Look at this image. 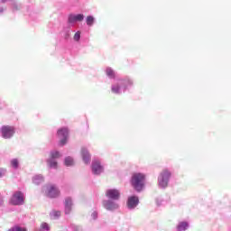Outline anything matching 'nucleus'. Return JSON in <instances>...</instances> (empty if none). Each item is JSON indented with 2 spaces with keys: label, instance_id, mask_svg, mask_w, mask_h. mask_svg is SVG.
<instances>
[{
  "label": "nucleus",
  "instance_id": "29",
  "mask_svg": "<svg viewBox=\"0 0 231 231\" xmlns=\"http://www.w3.org/2000/svg\"><path fill=\"white\" fill-rule=\"evenodd\" d=\"M2 3H6L8 0H0Z\"/></svg>",
  "mask_w": 231,
  "mask_h": 231
},
{
  "label": "nucleus",
  "instance_id": "12",
  "mask_svg": "<svg viewBox=\"0 0 231 231\" xmlns=\"http://www.w3.org/2000/svg\"><path fill=\"white\" fill-rule=\"evenodd\" d=\"M140 204V199L138 196H130L127 199L126 206L128 210H134L135 208Z\"/></svg>",
  "mask_w": 231,
  "mask_h": 231
},
{
  "label": "nucleus",
  "instance_id": "11",
  "mask_svg": "<svg viewBox=\"0 0 231 231\" xmlns=\"http://www.w3.org/2000/svg\"><path fill=\"white\" fill-rule=\"evenodd\" d=\"M91 169H92V173L95 176H100V174L104 172V165H102V162H100V161H93Z\"/></svg>",
  "mask_w": 231,
  "mask_h": 231
},
{
  "label": "nucleus",
  "instance_id": "19",
  "mask_svg": "<svg viewBox=\"0 0 231 231\" xmlns=\"http://www.w3.org/2000/svg\"><path fill=\"white\" fill-rule=\"evenodd\" d=\"M106 75L108 77V79H116V72L110 67L106 69Z\"/></svg>",
  "mask_w": 231,
  "mask_h": 231
},
{
  "label": "nucleus",
  "instance_id": "3",
  "mask_svg": "<svg viewBox=\"0 0 231 231\" xmlns=\"http://www.w3.org/2000/svg\"><path fill=\"white\" fill-rule=\"evenodd\" d=\"M132 187L137 191L141 192L143 186L145 185V174L143 173H134L131 180Z\"/></svg>",
  "mask_w": 231,
  "mask_h": 231
},
{
  "label": "nucleus",
  "instance_id": "16",
  "mask_svg": "<svg viewBox=\"0 0 231 231\" xmlns=\"http://www.w3.org/2000/svg\"><path fill=\"white\" fill-rule=\"evenodd\" d=\"M189 222L187 221H181V222H179V224L177 225V230L178 231H186V230H189Z\"/></svg>",
  "mask_w": 231,
  "mask_h": 231
},
{
  "label": "nucleus",
  "instance_id": "24",
  "mask_svg": "<svg viewBox=\"0 0 231 231\" xmlns=\"http://www.w3.org/2000/svg\"><path fill=\"white\" fill-rule=\"evenodd\" d=\"M81 32L80 31H78L76 32V33L74 34L73 36V39L76 42H79V41H80V35H81Z\"/></svg>",
  "mask_w": 231,
  "mask_h": 231
},
{
  "label": "nucleus",
  "instance_id": "21",
  "mask_svg": "<svg viewBox=\"0 0 231 231\" xmlns=\"http://www.w3.org/2000/svg\"><path fill=\"white\" fill-rule=\"evenodd\" d=\"M155 201L158 207H162V205H165V203H167V200H165L163 197L157 198Z\"/></svg>",
  "mask_w": 231,
  "mask_h": 231
},
{
  "label": "nucleus",
  "instance_id": "4",
  "mask_svg": "<svg viewBox=\"0 0 231 231\" xmlns=\"http://www.w3.org/2000/svg\"><path fill=\"white\" fill-rule=\"evenodd\" d=\"M62 154H60V152L59 151H51L50 152V157L47 160V165L50 167V169H57L58 167V162L57 160L60 158Z\"/></svg>",
  "mask_w": 231,
  "mask_h": 231
},
{
  "label": "nucleus",
  "instance_id": "5",
  "mask_svg": "<svg viewBox=\"0 0 231 231\" xmlns=\"http://www.w3.org/2000/svg\"><path fill=\"white\" fill-rule=\"evenodd\" d=\"M45 196L51 199L59 198L60 196V190L53 184L47 185L45 187Z\"/></svg>",
  "mask_w": 231,
  "mask_h": 231
},
{
  "label": "nucleus",
  "instance_id": "25",
  "mask_svg": "<svg viewBox=\"0 0 231 231\" xmlns=\"http://www.w3.org/2000/svg\"><path fill=\"white\" fill-rule=\"evenodd\" d=\"M41 228L42 230H44V231H50V225H48V223L46 222H43L41 225Z\"/></svg>",
  "mask_w": 231,
  "mask_h": 231
},
{
  "label": "nucleus",
  "instance_id": "6",
  "mask_svg": "<svg viewBox=\"0 0 231 231\" xmlns=\"http://www.w3.org/2000/svg\"><path fill=\"white\" fill-rule=\"evenodd\" d=\"M58 138L60 139V145H66L68 143V138L69 136V130L67 127L60 128L57 132Z\"/></svg>",
  "mask_w": 231,
  "mask_h": 231
},
{
  "label": "nucleus",
  "instance_id": "7",
  "mask_svg": "<svg viewBox=\"0 0 231 231\" xmlns=\"http://www.w3.org/2000/svg\"><path fill=\"white\" fill-rule=\"evenodd\" d=\"M103 207L106 208V210H108L109 212H115V210H118L120 208V204H118V200H113V199H106L103 200Z\"/></svg>",
  "mask_w": 231,
  "mask_h": 231
},
{
  "label": "nucleus",
  "instance_id": "22",
  "mask_svg": "<svg viewBox=\"0 0 231 231\" xmlns=\"http://www.w3.org/2000/svg\"><path fill=\"white\" fill-rule=\"evenodd\" d=\"M60 216V211L52 210L51 212V217H52V219H59Z\"/></svg>",
  "mask_w": 231,
  "mask_h": 231
},
{
  "label": "nucleus",
  "instance_id": "30",
  "mask_svg": "<svg viewBox=\"0 0 231 231\" xmlns=\"http://www.w3.org/2000/svg\"><path fill=\"white\" fill-rule=\"evenodd\" d=\"M2 177H3V172L0 170V178H2Z\"/></svg>",
  "mask_w": 231,
  "mask_h": 231
},
{
  "label": "nucleus",
  "instance_id": "13",
  "mask_svg": "<svg viewBox=\"0 0 231 231\" xmlns=\"http://www.w3.org/2000/svg\"><path fill=\"white\" fill-rule=\"evenodd\" d=\"M3 138H12L15 133V128L10 125H4L1 128Z\"/></svg>",
  "mask_w": 231,
  "mask_h": 231
},
{
  "label": "nucleus",
  "instance_id": "9",
  "mask_svg": "<svg viewBox=\"0 0 231 231\" xmlns=\"http://www.w3.org/2000/svg\"><path fill=\"white\" fill-rule=\"evenodd\" d=\"M11 205H23L24 203V194L21 191H16L14 193L10 199Z\"/></svg>",
  "mask_w": 231,
  "mask_h": 231
},
{
  "label": "nucleus",
  "instance_id": "10",
  "mask_svg": "<svg viewBox=\"0 0 231 231\" xmlns=\"http://www.w3.org/2000/svg\"><path fill=\"white\" fill-rule=\"evenodd\" d=\"M106 197L107 198V199H112L115 201H119L120 200V189H108L106 190Z\"/></svg>",
  "mask_w": 231,
  "mask_h": 231
},
{
  "label": "nucleus",
  "instance_id": "8",
  "mask_svg": "<svg viewBox=\"0 0 231 231\" xmlns=\"http://www.w3.org/2000/svg\"><path fill=\"white\" fill-rule=\"evenodd\" d=\"M82 21H84V14H70L68 16L67 23H68L69 26H75V24H77V23H82Z\"/></svg>",
  "mask_w": 231,
  "mask_h": 231
},
{
  "label": "nucleus",
  "instance_id": "17",
  "mask_svg": "<svg viewBox=\"0 0 231 231\" xmlns=\"http://www.w3.org/2000/svg\"><path fill=\"white\" fill-rule=\"evenodd\" d=\"M64 165L66 167H73L75 165V160L71 156H68L64 159Z\"/></svg>",
  "mask_w": 231,
  "mask_h": 231
},
{
  "label": "nucleus",
  "instance_id": "27",
  "mask_svg": "<svg viewBox=\"0 0 231 231\" xmlns=\"http://www.w3.org/2000/svg\"><path fill=\"white\" fill-rule=\"evenodd\" d=\"M73 230H74V231H82L83 229H82V226H75L73 227Z\"/></svg>",
  "mask_w": 231,
  "mask_h": 231
},
{
  "label": "nucleus",
  "instance_id": "1",
  "mask_svg": "<svg viewBox=\"0 0 231 231\" xmlns=\"http://www.w3.org/2000/svg\"><path fill=\"white\" fill-rule=\"evenodd\" d=\"M133 80L129 77H125L119 79H116L111 86V91L114 95H122L125 93L126 89L133 88Z\"/></svg>",
  "mask_w": 231,
  "mask_h": 231
},
{
  "label": "nucleus",
  "instance_id": "26",
  "mask_svg": "<svg viewBox=\"0 0 231 231\" xmlns=\"http://www.w3.org/2000/svg\"><path fill=\"white\" fill-rule=\"evenodd\" d=\"M97 217H98V213H97V211H93L91 214V218L97 219Z\"/></svg>",
  "mask_w": 231,
  "mask_h": 231
},
{
  "label": "nucleus",
  "instance_id": "23",
  "mask_svg": "<svg viewBox=\"0 0 231 231\" xmlns=\"http://www.w3.org/2000/svg\"><path fill=\"white\" fill-rule=\"evenodd\" d=\"M11 166L13 167V169H17L19 167V160L13 159L11 161Z\"/></svg>",
  "mask_w": 231,
  "mask_h": 231
},
{
  "label": "nucleus",
  "instance_id": "14",
  "mask_svg": "<svg viewBox=\"0 0 231 231\" xmlns=\"http://www.w3.org/2000/svg\"><path fill=\"white\" fill-rule=\"evenodd\" d=\"M80 155L83 162L86 163V165L91 163V153H89V150H88L86 146L81 147Z\"/></svg>",
  "mask_w": 231,
  "mask_h": 231
},
{
  "label": "nucleus",
  "instance_id": "2",
  "mask_svg": "<svg viewBox=\"0 0 231 231\" xmlns=\"http://www.w3.org/2000/svg\"><path fill=\"white\" fill-rule=\"evenodd\" d=\"M171 176L172 172L170 170H162L157 178V185L159 189H167V187H169V181H171Z\"/></svg>",
  "mask_w": 231,
  "mask_h": 231
},
{
  "label": "nucleus",
  "instance_id": "18",
  "mask_svg": "<svg viewBox=\"0 0 231 231\" xmlns=\"http://www.w3.org/2000/svg\"><path fill=\"white\" fill-rule=\"evenodd\" d=\"M44 181V177L42 175H35L32 177V183L34 185H41Z\"/></svg>",
  "mask_w": 231,
  "mask_h": 231
},
{
  "label": "nucleus",
  "instance_id": "20",
  "mask_svg": "<svg viewBox=\"0 0 231 231\" xmlns=\"http://www.w3.org/2000/svg\"><path fill=\"white\" fill-rule=\"evenodd\" d=\"M96 21H97V19H95L93 15L87 16V18H86L87 26H89V27L93 26V24H95Z\"/></svg>",
  "mask_w": 231,
  "mask_h": 231
},
{
  "label": "nucleus",
  "instance_id": "28",
  "mask_svg": "<svg viewBox=\"0 0 231 231\" xmlns=\"http://www.w3.org/2000/svg\"><path fill=\"white\" fill-rule=\"evenodd\" d=\"M3 205V199L0 197V207Z\"/></svg>",
  "mask_w": 231,
  "mask_h": 231
},
{
  "label": "nucleus",
  "instance_id": "15",
  "mask_svg": "<svg viewBox=\"0 0 231 231\" xmlns=\"http://www.w3.org/2000/svg\"><path fill=\"white\" fill-rule=\"evenodd\" d=\"M65 207V214H71V210L73 209V199L71 198L68 197L65 199L64 202Z\"/></svg>",
  "mask_w": 231,
  "mask_h": 231
}]
</instances>
